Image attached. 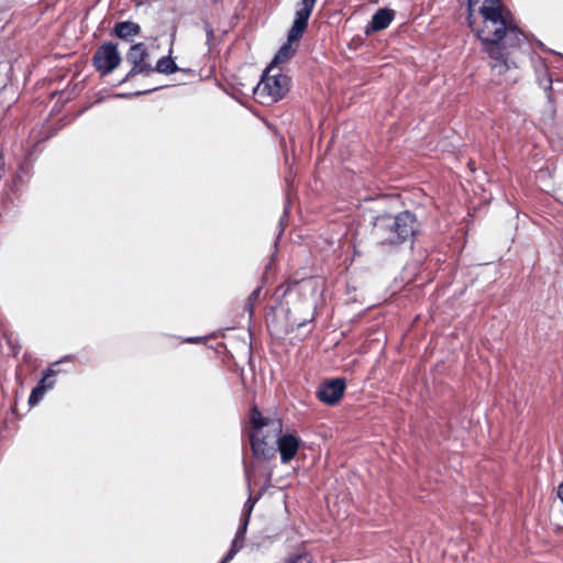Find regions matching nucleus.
Returning a JSON list of instances; mask_svg holds the SVG:
<instances>
[{"label": "nucleus", "mask_w": 563, "mask_h": 563, "mask_svg": "<svg viewBox=\"0 0 563 563\" xmlns=\"http://www.w3.org/2000/svg\"><path fill=\"white\" fill-rule=\"evenodd\" d=\"M317 0H302L300 3V8L296 11V16L290 30H292V37L297 34H303L308 19L311 15V12L314 8Z\"/></svg>", "instance_id": "1a4fd4ad"}, {"label": "nucleus", "mask_w": 563, "mask_h": 563, "mask_svg": "<svg viewBox=\"0 0 563 563\" xmlns=\"http://www.w3.org/2000/svg\"><path fill=\"white\" fill-rule=\"evenodd\" d=\"M468 25L481 40L484 49L492 58V69L504 75L517 64L503 52L500 45L506 40L510 46H521L526 36L515 23V19L501 0H468Z\"/></svg>", "instance_id": "f257e3e1"}, {"label": "nucleus", "mask_w": 563, "mask_h": 563, "mask_svg": "<svg viewBox=\"0 0 563 563\" xmlns=\"http://www.w3.org/2000/svg\"><path fill=\"white\" fill-rule=\"evenodd\" d=\"M253 433L251 444L253 453L265 460L272 459L276 453V443L283 432V423L277 418H266L257 409L251 413Z\"/></svg>", "instance_id": "f03ea898"}, {"label": "nucleus", "mask_w": 563, "mask_h": 563, "mask_svg": "<svg viewBox=\"0 0 563 563\" xmlns=\"http://www.w3.org/2000/svg\"><path fill=\"white\" fill-rule=\"evenodd\" d=\"M301 36V34H297L292 37V30H289L287 42L279 48L269 65H274V67L278 68L280 65L287 63L297 51Z\"/></svg>", "instance_id": "9d476101"}, {"label": "nucleus", "mask_w": 563, "mask_h": 563, "mask_svg": "<svg viewBox=\"0 0 563 563\" xmlns=\"http://www.w3.org/2000/svg\"><path fill=\"white\" fill-rule=\"evenodd\" d=\"M558 495L563 503V483L559 486Z\"/></svg>", "instance_id": "f3484780"}, {"label": "nucleus", "mask_w": 563, "mask_h": 563, "mask_svg": "<svg viewBox=\"0 0 563 563\" xmlns=\"http://www.w3.org/2000/svg\"><path fill=\"white\" fill-rule=\"evenodd\" d=\"M284 563H313L311 554L301 552L290 555Z\"/></svg>", "instance_id": "dca6fc26"}, {"label": "nucleus", "mask_w": 563, "mask_h": 563, "mask_svg": "<svg viewBox=\"0 0 563 563\" xmlns=\"http://www.w3.org/2000/svg\"><path fill=\"white\" fill-rule=\"evenodd\" d=\"M289 89V79L279 68L268 65L261 81L254 88V96L263 104L274 103L285 97Z\"/></svg>", "instance_id": "20e7f679"}, {"label": "nucleus", "mask_w": 563, "mask_h": 563, "mask_svg": "<svg viewBox=\"0 0 563 563\" xmlns=\"http://www.w3.org/2000/svg\"><path fill=\"white\" fill-rule=\"evenodd\" d=\"M345 383L343 379L336 378L325 382L318 390V398L327 405L336 404L343 396Z\"/></svg>", "instance_id": "423d86ee"}, {"label": "nucleus", "mask_w": 563, "mask_h": 563, "mask_svg": "<svg viewBox=\"0 0 563 563\" xmlns=\"http://www.w3.org/2000/svg\"><path fill=\"white\" fill-rule=\"evenodd\" d=\"M244 532H245V527H243L240 531H238V533L232 542L231 550L229 551V553L223 558V560L220 563H228L229 561H231L233 559V556L235 555V553L242 548Z\"/></svg>", "instance_id": "4468645a"}, {"label": "nucleus", "mask_w": 563, "mask_h": 563, "mask_svg": "<svg viewBox=\"0 0 563 563\" xmlns=\"http://www.w3.org/2000/svg\"><path fill=\"white\" fill-rule=\"evenodd\" d=\"M121 56L117 45L107 43L95 53L93 65L102 75L113 71L120 64Z\"/></svg>", "instance_id": "39448f33"}, {"label": "nucleus", "mask_w": 563, "mask_h": 563, "mask_svg": "<svg viewBox=\"0 0 563 563\" xmlns=\"http://www.w3.org/2000/svg\"><path fill=\"white\" fill-rule=\"evenodd\" d=\"M156 70L162 74H174L178 70V67L170 56L158 59L156 64Z\"/></svg>", "instance_id": "ddd939ff"}, {"label": "nucleus", "mask_w": 563, "mask_h": 563, "mask_svg": "<svg viewBox=\"0 0 563 563\" xmlns=\"http://www.w3.org/2000/svg\"><path fill=\"white\" fill-rule=\"evenodd\" d=\"M147 56L148 54L143 43H137L131 46L126 55L128 60L133 64L131 74L152 70L151 66L146 63Z\"/></svg>", "instance_id": "6e6552de"}, {"label": "nucleus", "mask_w": 563, "mask_h": 563, "mask_svg": "<svg viewBox=\"0 0 563 563\" xmlns=\"http://www.w3.org/2000/svg\"><path fill=\"white\" fill-rule=\"evenodd\" d=\"M301 441L294 434H280L277 443L276 450H278L280 454V460L283 463H289L297 454L300 448Z\"/></svg>", "instance_id": "0eeeda50"}, {"label": "nucleus", "mask_w": 563, "mask_h": 563, "mask_svg": "<svg viewBox=\"0 0 563 563\" xmlns=\"http://www.w3.org/2000/svg\"><path fill=\"white\" fill-rule=\"evenodd\" d=\"M375 227L383 243L394 244L413 234L416 219L410 212L404 211L395 218L389 216L378 218Z\"/></svg>", "instance_id": "7ed1b4c3"}, {"label": "nucleus", "mask_w": 563, "mask_h": 563, "mask_svg": "<svg viewBox=\"0 0 563 563\" xmlns=\"http://www.w3.org/2000/svg\"><path fill=\"white\" fill-rule=\"evenodd\" d=\"M51 375V372L42 379L41 384L33 389L30 398H29V402L30 405L34 406L36 405L43 397V395L45 394V391L47 390V388L51 387V385L46 386L45 385V382L47 379V376Z\"/></svg>", "instance_id": "2eb2a0df"}, {"label": "nucleus", "mask_w": 563, "mask_h": 563, "mask_svg": "<svg viewBox=\"0 0 563 563\" xmlns=\"http://www.w3.org/2000/svg\"><path fill=\"white\" fill-rule=\"evenodd\" d=\"M394 19V11L389 9H379L372 18L371 24L366 27L365 33L368 35L373 32L385 30L389 26Z\"/></svg>", "instance_id": "9b49d317"}, {"label": "nucleus", "mask_w": 563, "mask_h": 563, "mask_svg": "<svg viewBox=\"0 0 563 563\" xmlns=\"http://www.w3.org/2000/svg\"><path fill=\"white\" fill-rule=\"evenodd\" d=\"M115 35L120 38L128 40L131 36L140 34L141 27L139 24L133 22H120L114 29Z\"/></svg>", "instance_id": "f8f14e48"}]
</instances>
